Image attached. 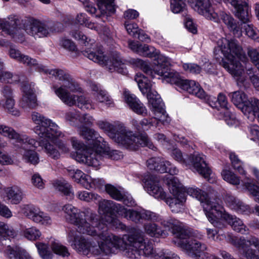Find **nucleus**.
<instances>
[{
  "label": "nucleus",
  "instance_id": "49530a36",
  "mask_svg": "<svg viewBox=\"0 0 259 259\" xmlns=\"http://www.w3.org/2000/svg\"><path fill=\"white\" fill-rule=\"evenodd\" d=\"M90 181L83 184L84 188L87 189L91 188L100 189L105 185V181L102 179H92L90 176Z\"/></svg>",
  "mask_w": 259,
  "mask_h": 259
},
{
  "label": "nucleus",
  "instance_id": "79ce46f5",
  "mask_svg": "<svg viewBox=\"0 0 259 259\" xmlns=\"http://www.w3.org/2000/svg\"><path fill=\"white\" fill-rule=\"evenodd\" d=\"M35 246L39 255L42 259H52L53 253L49 250L48 246L42 243H36Z\"/></svg>",
  "mask_w": 259,
  "mask_h": 259
},
{
  "label": "nucleus",
  "instance_id": "58836bf2",
  "mask_svg": "<svg viewBox=\"0 0 259 259\" xmlns=\"http://www.w3.org/2000/svg\"><path fill=\"white\" fill-rule=\"evenodd\" d=\"M50 245L52 250L56 254L62 257L68 256L70 255L67 247L62 245L58 241L55 240H51Z\"/></svg>",
  "mask_w": 259,
  "mask_h": 259
},
{
  "label": "nucleus",
  "instance_id": "f03ea898",
  "mask_svg": "<svg viewBox=\"0 0 259 259\" xmlns=\"http://www.w3.org/2000/svg\"><path fill=\"white\" fill-rule=\"evenodd\" d=\"M77 131L91 145L87 147L76 138H71L72 145L76 150L73 155L76 161L97 168L105 159L118 160L122 158L121 152L111 150L103 138L94 130L82 125L78 127Z\"/></svg>",
  "mask_w": 259,
  "mask_h": 259
},
{
  "label": "nucleus",
  "instance_id": "13d9d810",
  "mask_svg": "<svg viewBox=\"0 0 259 259\" xmlns=\"http://www.w3.org/2000/svg\"><path fill=\"white\" fill-rule=\"evenodd\" d=\"M12 215V212L10 209L0 200V216L6 219H9Z\"/></svg>",
  "mask_w": 259,
  "mask_h": 259
},
{
  "label": "nucleus",
  "instance_id": "473e14b6",
  "mask_svg": "<svg viewBox=\"0 0 259 259\" xmlns=\"http://www.w3.org/2000/svg\"><path fill=\"white\" fill-rule=\"evenodd\" d=\"M7 199L10 200L12 204H17L22 199V192L17 187L7 188L5 190Z\"/></svg>",
  "mask_w": 259,
  "mask_h": 259
},
{
  "label": "nucleus",
  "instance_id": "aec40b11",
  "mask_svg": "<svg viewBox=\"0 0 259 259\" xmlns=\"http://www.w3.org/2000/svg\"><path fill=\"white\" fill-rule=\"evenodd\" d=\"M0 134L10 139H15L17 142L21 143V148L23 151V159L26 162L32 163V139L26 135L21 136L13 128L4 125H0Z\"/></svg>",
  "mask_w": 259,
  "mask_h": 259
},
{
  "label": "nucleus",
  "instance_id": "0eeeda50",
  "mask_svg": "<svg viewBox=\"0 0 259 259\" xmlns=\"http://www.w3.org/2000/svg\"><path fill=\"white\" fill-rule=\"evenodd\" d=\"M33 131L39 138L40 146L52 158L58 159L60 157V152L56 147L62 153L69 152L67 145L60 140V138L64 137V135L58 125L37 112H33Z\"/></svg>",
  "mask_w": 259,
  "mask_h": 259
},
{
  "label": "nucleus",
  "instance_id": "7c9ffc66",
  "mask_svg": "<svg viewBox=\"0 0 259 259\" xmlns=\"http://www.w3.org/2000/svg\"><path fill=\"white\" fill-rule=\"evenodd\" d=\"M53 187L65 196L69 200H72L74 198V192L72 190L71 186L64 180H57L54 182Z\"/></svg>",
  "mask_w": 259,
  "mask_h": 259
},
{
  "label": "nucleus",
  "instance_id": "f8f14e48",
  "mask_svg": "<svg viewBox=\"0 0 259 259\" xmlns=\"http://www.w3.org/2000/svg\"><path fill=\"white\" fill-rule=\"evenodd\" d=\"M130 48L134 52L137 53L140 55L148 57L150 58L155 57L154 66L152 68L149 63L146 61L139 59H135L132 60V63L136 67L142 70L144 73L152 78L156 77V75L159 76V74L156 70L158 69L163 71V66H165V62H160L159 58L163 57L168 60L169 65L171 63V59L159 53V51L155 49V48L149 46L147 45H142L138 42L134 41H130L128 42Z\"/></svg>",
  "mask_w": 259,
  "mask_h": 259
},
{
  "label": "nucleus",
  "instance_id": "a211bd4d",
  "mask_svg": "<svg viewBox=\"0 0 259 259\" xmlns=\"http://www.w3.org/2000/svg\"><path fill=\"white\" fill-rule=\"evenodd\" d=\"M7 24L6 28L8 32H3L2 35H10L16 42H22L25 40L24 35L19 31L21 29L30 35L32 34V19L30 17L20 20L16 16H11L8 18Z\"/></svg>",
  "mask_w": 259,
  "mask_h": 259
},
{
  "label": "nucleus",
  "instance_id": "a878e982",
  "mask_svg": "<svg viewBox=\"0 0 259 259\" xmlns=\"http://www.w3.org/2000/svg\"><path fill=\"white\" fill-rule=\"evenodd\" d=\"M224 200L227 206L238 213L247 214L251 212L248 205L230 194L225 195Z\"/></svg>",
  "mask_w": 259,
  "mask_h": 259
},
{
  "label": "nucleus",
  "instance_id": "f704fd0d",
  "mask_svg": "<svg viewBox=\"0 0 259 259\" xmlns=\"http://www.w3.org/2000/svg\"><path fill=\"white\" fill-rule=\"evenodd\" d=\"M102 15L113 14L115 11L114 0H96Z\"/></svg>",
  "mask_w": 259,
  "mask_h": 259
},
{
  "label": "nucleus",
  "instance_id": "c03bdc74",
  "mask_svg": "<svg viewBox=\"0 0 259 259\" xmlns=\"http://www.w3.org/2000/svg\"><path fill=\"white\" fill-rule=\"evenodd\" d=\"M170 9L174 13H179L186 9L185 0H171Z\"/></svg>",
  "mask_w": 259,
  "mask_h": 259
},
{
  "label": "nucleus",
  "instance_id": "774afa93",
  "mask_svg": "<svg viewBox=\"0 0 259 259\" xmlns=\"http://www.w3.org/2000/svg\"><path fill=\"white\" fill-rule=\"evenodd\" d=\"M139 13L133 9H129L124 13V17L126 19H134L139 16Z\"/></svg>",
  "mask_w": 259,
  "mask_h": 259
},
{
  "label": "nucleus",
  "instance_id": "4468645a",
  "mask_svg": "<svg viewBox=\"0 0 259 259\" xmlns=\"http://www.w3.org/2000/svg\"><path fill=\"white\" fill-rule=\"evenodd\" d=\"M160 62H165L163 71L158 69L156 70L159 74V77H163L167 82L175 84L182 90L189 94L194 95L196 97L204 99L206 97L205 93L201 88L200 84L194 80L184 79L180 76L179 73L170 68L169 61L163 57L159 58Z\"/></svg>",
  "mask_w": 259,
  "mask_h": 259
},
{
  "label": "nucleus",
  "instance_id": "7ed1b4c3",
  "mask_svg": "<svg viewBox=\"0 0 259 259\" xmlns=\"http://www.w3.org/2000/svg\"><path fill=\"white\" fill-rule=\"evenodd\" d=\"M76 196L81 201L87 202L94 201L99 203V212L101 215L100 221L106 223L116 229H124L126 227L116 218L115 213L137 224H142L144 221H158L159 219L158 215L149 210L127 209L120 204L102 200L98 194L87 191H79Z\"/></svg>",
  "mask_w": 259,
  "mask_h": 259
},
{
  "label": "nucleus",
  "instance_id": "bb28decb",
  "mask_svg": "<svg viewBox=\"0 0 259 259\" xmlns=\"http://www.w3.org/2000/svg\"><path fill=\"white\" fill-rule=\"evenodd\" d=\"M21 89L22 97L20 101V106L25 111H29L32 108V89L31 84L27 81L21 82Z\"/></svg>",
  "mask_w": 259,
  "mask_h": 259
},
{
  "label": "nucleus",
  "instance_id": "393cba45",
  "mask_svg": "<svg viewBox=\"0 0 259 259\" xmlns=\"http://www.w3.org/2000/svg\"><path fill=\"white\" fill-rule=\"evenodd\" d=\"M105 189L112 198L122 201L128 206H133L135 205V201L131 194L125 192L123 189L121 188L118 189L111 185L107 184L105 185Z\"/></svg>",
  "mask_w": 259,
  "mask_h": 259
},
{
  "label": "nucleus",
  "instance_id": "9d476101",
  "mask_svg": "<svg viewBox=\"0 0 259 259\" xmlns=\"http://www.w3.org/2000/svg\"><path fill=\"white\" fill-rule=\"evenodd\" d=\"M62 209L66 221L75 225L78 233L85 235L96 233L95 225L98 224L99 220L97 215L91 209L84 208L80 210L72 204H67Z\"/></svg>",
  "mask_w": 259,
  "mask_h": 259
},
{
  "label": "nucleus",
  "instance_id": "f3484780",
  "mask_svg": "<svg viewBox=\"0 0 259 259\" xmlns=\"http://www.w3.org/2000/svg\"><path fill=\"white\" fill-rule=\"evenodd\" d=\"M252 171L258 185L254 184L253 181L247 176L240 180L239 178L230 170L223 169L221 175L225 181L233 185H239L241 181L242 186L254 197V201L259 203V170L253 168ZM254 210L255 213L259 216V205H256Z\"/></svg>",
  "mask_w": 259,
  "mask_h": 259
},
{
  "label": "nucleus",
  "instance_id": "72a5a7b5",
  "mask_svg": "<svg viewBox=\"0 0 259 259\" xmlns=\"http://www.w3.org/2000/svg\"><path fill=\"white\" fill-rule=\"evenodd\" d=\"M155 121L156 119L153 118V117L150 119L144 118L140 122H138L136 119H133L132 123L138 131L141 132L157 127V125L155 123Z\"/></svg>",
  "mask_w": 259,
  "mask_h": 259
},
{
  "label": "nucleus",
  "instance_id": "8fccbe9b",
  "mask_svg": "<svg viewBox=\"0 0 259 259\" xmlns=\"http://www.w3.org/2000/svg\"><path fill=\"white\" fill-rule=\"evenodd\" d=\"M132 107L130 108L136 113L146 116L147 115V109L144 105L138 99Z\"/></svg>",
  "mask_w": 259,
  "mask_h": 259
},
{
  "label": "nucleus",
  "instance_id": "4d7b16f0",
  "mask_svg": "<svg viewBox=\"0 0 259 259\" xmlns=\"http://www.w3.org/2000/svg\"><path fill=\"white\" fill-rule=\"evenodd\" d=\"M124 26L127 33L130 35L134 37H137V32L139 31V27L137 24L125 22L124 23Z\"/></svg>",
  "mask_w": 259,
  "mask_h": 259
},
{
  "label": "nucleus",
  "instance_id": "dca6fc26",
  "mask_svg": "<svg viewBox=\"0 0 259 259\" xmlns=\"http://www.w3.org/2000/svg\"><path fill=\"white\" fill-rule=\"evenodd\" d=\"M171 156L182 165L188 167L192 166L200 175L207 179L211 174V170L208 167L205 157L202 154L194 152L190 156L184 155L177 148H174L169 151Z\"/></svg>",
  "mask_w": 259,
  "mask_h": 259
},
{
  "label": "nucleus",
  "instance_id": "e433bc0d",
  "mask_svg": "<svg viewBox=\"0 0 259 259\" xmlns=\"http://www.w3.org/2000/svg\"><path fill=\"white\" fill-rule=\"evenodd\" d=\"M33 222L47 226L52 224V219L47 214L40 211L39 208H33Z\"/></svg>",
  "mask_w": 259,
  "mask_h": 259
},
{
  "label": "nucleus",
  "instance_id": "4be33fe9",
  "mask_svg": "<svg viewBox=\"0 0 259 259\" xmlns=\"http://www.w3.org/2000/svg\"><path fill=\"white\" fill-rule=\"evenodd\" d=\"M229 96L231 99L232 102L233 104L240 108L244 115L247 117L248 114L244 112V108L247 109V112H250L249 110H252L254 108V106H252V103L251 102L254 100H258L256 98L247 99L246 95L242 91H235L229 94Z\"/></svg>",
  "mask_w": 259,
  "mask_h": 259
},
{
  "label": "nucleus",
  "instance_id": "5fc2aeb1",
  "mask_svg": "<svg viewBox=\"0 0 259 259\" xmlns=\"http://www.w3.org/2000/svg\"><path fill=\"white\" fill-rule=\"evenodd\" d=\"M123 98L125 102L130 108L132 107L138 98L134 94H131L128 90H124L123 91Z\"/></svg>",
  "mask_w": 259,
  "mask_h": 259
},
{
  "label": "nucleus",
  "instance_id": "412c9836",
  "mask_svg": "<svg viewBox=\"0 0 259 259\" xmlns=\"http://www.w3.org/2000/svg\"><path fill=\"white\" fill-rule=\"evenodd\" d=\"M142 181L144 188L150 195L157 199L166 198V193L160 186L157 177L151 175H147L145 176Z\"/></svg>",
  "mask_w": 259,
  "mask_h": 259
},
{
  "label": "nucleus",
  "instance_id": "0e129e2a",
  "mask_svg": "<svg viewBox=\"0 0 259 259\" xmlns=\"http://www.w3.org/2000/svg\"><path fill=\"white\" fill-rule=\"evenodd\" d=\"M185 25L186 28L191 32L193 34L197 33V28L192 20L190 18H186L185 22Z\"/></svg>",
  "mask_w": 259,
  "mask_h": 259
},
{
  "label": "nucleus",
  "instance_id": "6e6d98bb",
  "mask_svg": "<svg viewBox=\"0 0 259 259\" xmlns=\"http://www.w3.org/2000/svg\"><path fill=\"white\" fill-rule=\"evenodd\" d=\"M183 68L186 71L193 74H199L201 71V67L194 63H184Z\"/></svg>",
  "mask_w": 259,
  "mask_h": 259
},
{
  "label": "nucleus",
  "instance_id": "09e8293b",
  "mask_svg": "<svg viewBox=\"0 0 259 259\" xmlns=\"http://www.w3.org/2000/svg\"><path fill=\"white\" fill-rule=\"evenodd\" d=\"M73 179L77 183L84 187V183L90 181V176L84 174L82 171L76 169L72 176Z\"/></svg>",
  "mask_w": 259,
  "mask_h": 259
},
{
  "label": "nucleus",
  "instance_id": "69168bd1",
  "mask_svg": "<svg viewBox=\"0 0 259 259\" xmlns=\"http://www.w3.org/2000/svg\"><path fill=\"white\" fill-rule=\"evenodd\" d=\"M218 102L220 104V106L224 108L225 111L228 110V103L226 97L223 94L220 93L219 94L218 97Z\"/></svg>",
  "mask_w": 259,
  "mask_h": 259
},
{
  "label": "nucleus",
  "instance_id": "b1692460",
  "mask_svg": "<svg viewBox=\"0 0 259 259\" xmlns=\"http://www.w3.org/2000/svg\"><path fill=\"white\" fill-rule=\"evenodd\" d=\"M62 24L42 23L39 20L33 18V33L35 37L47 36L51 32H58L61 30Z\"/></svg>",
  "mask_w": 259,
  "mask_h": 259
},
{
  "label": "nucleus",
  "instance_id": "423d86ee",
  "mask_svg": "<svg viewBox=\"0 0 259 259\" xmlns=\"http://www.w3.org/2000/svg\"><path fill=\"white\" fill-rule=\"evenodd\" d=\"M214 56L221 61L220 65L235 78L238 85L243 84L246 76L241 62L244 64L247 58L237 40L220 39L214 49Z\"/></svg>",
  "mask_w": 259,
  "mask_h": 259
},
{
  "label": "nucleus",
  "instance_id": "f257e3e1",
  "mask_svg": "<svg viewBox=\"0 0 259 259\" xmlns=\"http://www.w3.org/2000/svg\"><path fill=\"white\" fill-rule=\"evenodd\" d=\"M108 225L105 222H98V224L95 225L96 233L89 235L98 236V245L92 239L78 235L74 231L68 233V241L78 253L86 256L109 255L120 249L124 251L125 256L131 258H139L143 255L155 259H180L179 256L168 250L155 251L152 243L144 240L143 233L139 229L129 228L128 234L120 238L108 231Z\"/></svg>",
  "mask_w": 259,
  "mask_h": 259
},
{
  "label": "nucleus",
  "instance_id": "9b49d317",
  "mask_svg": "<svg viewBox=\"0 0 259 259\" xmlns=\"http://www.w3.org/2000/svg\"><path fill=\"white\" fill-rule=\"evenodd\" d=\"M135 80L142 93L147 94L151 110L155 115L153 118L156 119L155 123L157 127H158L160 122L163 124L168 123L170 118L164 108V103L160 95L156 91L152 90V84L151 81L141 73H137L136 74Z\"/></svg>",
  "mask_w": 259,
  "mask_h": 259
},
{
  "label": "nucleus",
  "instance_id": "39448f33",
  "mask_svg": "<svg viewBox=\"0 0 259 259\" xmlns=\"http://www.w3.org/2000/svg\"><path fill=\"white\" fill-rule=\"evenodd\" d=\"M185 191L188 195L200 201L208 220L213 226L222 228L224 225L222 222L224 221L235 231L241 234L248 232V229L242 221L227 212L219 198H209L206 192L196 187L187 188Z\"/></svg>",
  "mask_w": 259,
  "mask_h": 259
},
{
  "label": "nucleus",
  "instance_id": "bf43d9fd",
  "mask_svg": "<svg viewBox=\"0 0 259 259\" xmlns=\"http://www.w3.org/2000/svg\"><path fill=\"white\" fill-rule=\"evenodd\" d=\"M249 131L250 139L259 142V126L256 124L251 125L249 127Z\"/></svg>",
  "mask_w": 259,
  "mask_h": 259
},
{
  "label": "nucleus",
  "instance_id": "ea45409f",
  "mask_svg": "<svg viewBox=\"0 0 259 259\" xmlns=\"http://www.w3.org/2000/svg\"><path fill=\"white\" fill-rule=\"evenodd\" d=\"M241 28L248 37L256 42H259V30L252 24H242Z\"/></svg>",
  "mask_w": 259,
  "mask_h": 259
},
{
  "label": "nucleus",
  "instance_id": "052dcab7",
  "mask_svg": "<svg viewBox=\"0 0 259 259\" xmlns=\"http://www.w3.org/2000/svg\"><path fill=\"white\" fill-rule=\"evenodd\" d=\"M1 93L5 99L14 98L13 90L9 85H4L1 90Z\"/></svg>",
  "mask_w": 259,
  "mask_h": 259
},
{
  "label": "nucleus",
  "instance_id": "864d4df0",
  "mask_svg": "<svg viewBox=\"0 0 259 259\" xmlns=\"http://www.w3.org/2000/svg\"><path fill=\"white\" fill-rule=\"evenodd\" d=\"M248 54L252 63L257 67L259 71V47L256 49H249Z\"/></svg>",
  "mask_w": 259,
  "mask_h": 259
},
{
  "label": "nucleus",
  "instance_id": "2f4dec72",
  "mask_svg": "<svg viewBox=\"0 0 259 259\" xmlns=\"http://www.w3.org/2000/svg\"><path fill=\"white\" fill-rule=\"evenodd\" d=\"M144 228L146 234L151 237L164 238L168 235V232L166 230H162L155 223H147L144 225Z\"/></svg>",
  "mask_w": 259,
  "mask_h": 259
},
{
  "label": "nucleus",
  "instance_id": "680f3d73",
  "mask_svg": "<svg viewBox=\"0 0 259 259\" xmlns=\"http://www.w3.org/2000/svg\"><path fill=\"white\" fill-rule=\"evenodd\" d=\"M94 121V118L88 114H84L80 116L79 119V122L84 124L91 126L93 125Z\"/></svg>",
  "mask_w": 259,
  "mask_h": 259
},
{
  "label": "nucleus",
  "instance_id": "e2e57ef3",
  "mask_svg": "<svg viewBox=\"0 0 259 259\" xmlns=\"http://www.w3.org/2000/svg\"><path fill=\"white\" fill-rule=\"evenodd\" d=\"M45 183L41 177L38 174H33V186L42 189L44 188Z\"/></svg>",
  "mask_w": 259,
  "mask_h": 259
},
{
  "label": "nucleus",
  "instance_id": "4c0bfd02",
  "mask_svg": "<svg viewBox=\"0 0 259 259\" xmlns=\"http://www.w3.org/2000/svg\"><path fill=\"white\" fill-rule=\"evenodd\" d=\"M59 45L61 47L73 54L74 57H76L79 54V51L77 49L76 45L70 39L62 37L60 38Z\"/></svg>",
  "mask_w": 259,
  "mask_h": 259
},
{
  "label": "nucleus",
  "instance_id": "3c124183",
  "mask_svg": "<svg viewBox=\"0 0 259 259\" xmlns=\"http://www.w3.org/2000/svg\"><path fill=\"white\" fill-rule=\"evenodd\" d=\"M15 101L13 98L6 99L5 106L8 111L13 115L19 116L20 114V111L15 108Z\"/></svg>",
  "mask_w": 259,
  "mask_h": 259
},
{
  "label": "nucleus",
  "instance_id": "1a4fd4ad",
  "mask_svg": "<svg viewBox=\"0 0 259 259\" xmlns=\"http://www.w3.org/2000/svg\"><path fill=\"white\" fill-rule=\"evenodd\" d=\"M99 127L103 130L113 141L130 150H136L140 146L154 150L153 143L145 134L136 136L122 124L113 125L107 121H99Z\"/></svg>",
  "mask_w": 259,
  "mask_h": 259
},
{
  "label": "nucleus",
  "instance_id": "2eb2a0df",
  "mask_svg": "<svg viewBox=\"0 0 259 259\" xmlns=\"http://www.w3.org/2000/svg\"><path fill=\"white\" fill-rule=\"evenodd\" d=\"M146 165L150 170H155L161 173L168 172L171 175L166 178V183L173 196L184 194L182 192V186L179 180L172 176L178 174L179 169L169 161L161 157H153L147 160Z\"/></svg>",
  "mask_w": 259,
  "mask_h": 259
},
{
  "label": "nucleus",
  "instance_id": "a18cd8bd",
  "mask_svg": "<svg viewBox=\"0 0 259 259\" xmlns=\"http://www.w3.org/2000/svg\"><path fill=\"white\" fill-rule=\"evenodd\" d=\"M230 159L234 168L237 170L241 175H245V172L242 167V162L234 153H230Z\"/></svg>",
  "mask_w": 259,
  "mask_h": 259
},
{
  "label": "nucleus",
  "instance_id": "cd10ccee",
  "mask_svg": "<svg viewBox=\"0 0 259 259\" xmlns=\"http://www.w3.org/2000/svg\"><path fill=\"white\" fill-rule=\"evenodd\" d=\"M91 87L95 101L104 103L108 107H113L114 106L112 99L100 84L93 83Z\"/></svg>",
  "mask_w": 259,
  "mask_h": 259
},
{
  "label": "nucleus",
  "instance_id": "5701e85b",
  "mask_svg": "<svg viewBox=\"0 0 259 259\" xmlns=\"http://www.w3.org/2000/svg\"><path fill=\"white\" fill-rule=\"evenodd\" d=\"M226 4H230L236 11V16L243 22L247 24L250 21L251 16L247 6L248 0H223Z\"/></svg>",
  "mask_w": 259,
  "mask_h": 259
},
{
  "label": "nucleus",
  "instance_id": "6e6552de",
  "mask_svg": "<svg viewBox=\"0 0 259 259\" xmlns=\"http://www.w3.org/2000/svg\"><path fill=\"white\" fill-rule=\"evenodd\" d=\"M71 35L74 39L80 41L85 47L81 51L82 54L90 60L104 66L111 72H117L123 75L127 73L124 60L116 51L110 52L108 56L104 54L101 46H96L94 39L88 38L83 33L79 30L72 31Z\"/></svg>",
  "mask_w": 259,
  "mask_h": 259
},
{
  "label": "nucleus",
  "instance_id": "c756f323",
  "mask_svg": "<svg viewBox=\"0 0 259 259\" xmlns=\"http://www.w3.org/2000/svg\"><path fill=\"white\" fill-rule=\"evenodd\" d=\"M206 235L208 239L214 241H221L225 239L228 242L231 243L234 246V243L232 240L229 238L230 236L232 238V240L236 239H240V237L234 236L231 233H227L226 234H218V232L216 229L206 228Z\"/></svg>",
  "mask_w": 259,
  "mask_h": 259
},
{
  "label": "nucleus",
  "instance_id": "6ab92c4d",
  "mask_svg": "<svg viewBox=\"0 0 259 259\" xmlns=\"http://www.w3.org/2000/svg\"><path fill=\"white\" fill-rule=\"evenodd\" d=\"M234 246L240 254L246 259H259V238L250 236L247 238L240 237V239L232 240Z\"/></svg>",
  "mask_w": 259,
  "mask_h": 259
},
{
  "label": "nucleus",
  "instance_id": "a19ab883",
  "mask_svg": "<svg viewBox=\"0 0 259 259\" xmlns=\"http://www.w3.org/2000/svg\"><path fill=\"white\" fill-rule=\"evenodd\" d=\"M4 65L2 62H0V81L2 82L13 83L18 80L19 77L17 75H13L9 71H4Z\"/></svg>",
  "mask_w": 259,
  "mask_h": 259
},
{
  "label": "nucleus",
  "instance_id": "c9c22d12",
  "mask_svg": "<svg viewBox=\"0 0 259 259\" xmlns=\"http://www.w3.org/2000/svg\"><path fill=\"white\" fill-rule=\"evenodd\" d=\"M7 253L10 259H30V256L27 251L20 247L15 248L8 246Z\"/></svg>",
  "mask_w": 259,
  "mask_h": 259
},
{
  "label": "nucleus",
  "instance_id": "de8ad7c7",
  "mask_svg": "<svg viewBox=\"0 0 259 259\" xmlns=\"http://www.w3.org/2000/svg\"><path fill=\"white\" fill-rule=\"evenodd\" d=\"M80 117L79 112L75 110L69 111L65 114L66 120L72 126H77Z\"/></svg>",
  "mask_w": 259,
  "mask_h": 259
},
{
  "label": "nucleus",
  "instance_id": "603ef678",
  "mask_svg": "<svg viewBox=\"0 0 259 259\" xmlns=\"http://www.w3.org/2000/svg\"><path fill=\"white\" fill-rule=\"evenodd\" d=\"M223 119L226 123L230 126H236L239 123V121L236 119L235 115L232 114L229 110H226L224 112Z\"/></svg>",
  "mask_w": 259,
  "mask_h": 259
},
{
  "label": "nucleus",
  "instance_id": "c85d7f7f",
  "mask_svg": "<svg viewBox=\"0 0 259 259\" xmlns=\"http://www.w3.org/2000/svg\"><path fill=\"white\" fill-rule=\"evenodd\" d=\"M186 201V198L185 194H180L178 196L167 198L166 203L168 205L172 212L179 213L184 209Z\"/></svg>",
  "mask_w": 259,
  "mask_h": 259
},
{
  "label": "nucleus",
  "instance_id": "20e7f679",
  "mask_svg": "<svg viewBox=\"0 0 259 259\" xmlns=\"http://www.w3.org/2000/svg\"><path fill=\"white\" fill-rule=\"evenodd\" d=\"M33 69L39 72L49 73L61 81L60 87L54 84L52 88L57 97L65 104L69 106L75 105L82 110L95 109V103L84 95H79L82 93V89L64 70L55 69L49 71L44 66L36 63L34 60Z\"/></svg>",
  "mask_w": 259,
  "mask_h": 259
},
{
  "label": "nucleus",
  "instance_id": "338daca9",
  "mask_svg": "<svg viewBox=\"0 0 259 259\" xmlns=\"http://www.w3.org/2000/svg\"><path fill=\"white\" fill-rule=\"evenodd\" d=\"M13 160L7 154L0 151V163L3 165H8L12 164Z\"/></svg>",
  "mask_w": 259,
  "mask_h": 259
},
{
  "label": "nucleus",
  "instance_id": "ddd939ff",
  "mask_svg": "<svg viewBox=\"0 0 259 259\" xmlns=\"http://www.w3.org/2000/svg\"><path fill=\"white\" fill-rule=\"evenodd\" d=\"M191 6L195 11L207 20L215 23H220L222 20L235 37H240L242 35V30L234 18L224 12H221L219 14L214 10L209 0H194Z\"/></svg>",
  "mask_w": 259,
  "mask_h": 259
},
{
  "label": "nucleus",
  "instance_id": "37998d69",
  "mask_svg": "<svg viewBox=\"0 0 259 259\" xmlns=\"http://www.w3.org/2000/svg\"><path fill=\"white\" fill-rule=\"evenodd\" d=\"M251 102L253 104L252 106H253L254 108L252 110H249L250 112L247 118L249 121H253L255 119H257L259 122V100H254ZM246 109V108H244V111L246 113L248 114V112H247L248 110Z\"/></svg>",
  "mask_w": 259,
  "mask_h": 259
}]
</instances>
